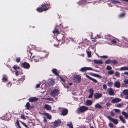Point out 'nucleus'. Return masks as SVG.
<instances>
[{
	"label": "nucleus",
	"instance_id": "f257e3e1",
	"mask_svg": "<svg viewBox=\"0 0 128 128\" xmlns=\"http://www.w3.org/2000/svg\"><path fill=\"white\" fill-rule=\"evenodd\" d=\"M50 4L49 3H44L42 4L41 7L38 8L37 9V11L39 12H42L44 11H46L49 9V8H47V7L50 6Z\"/></svg>",
	"mask_w": 128,
	"mask_h": 128
},
{
	"label": "nucleus",
	"instance_id": "f03ea898",
	"mask_svg": "<svg viewBox=\"0 0 128 128\" xmlns=\"http://www.w3.org/2000/svg\"><path fill=\"white\" fill-rule=\"evenodd\" d=\"M58 89H55L51 92L50 94L51 96L55 98L56 100H57V98L56 97L58 96Z\"/></svg>",
	"mask_w": 128,
	"mask_h": 128
},
{
	"label": "nucleus",
	"instance_id": "7ed1b4c3",
	"mask_svg": "<svg viewBox=\"0 0 128 128\" xmlns=\"http://www.w3.org/2000/svg\"><path fill=\"white\" fill-rule=\"evenodd\" d=\"M48 56V54L44 53L42 54V56L41 57L40 56H34V58H35L34 61L35 62H39L40 59H43L46 57L47 58Z\"/></svg>",
	"mask_w": 128,
	"mask_h": 128
},
{
	"label": "nucleus",
	"instance_id": "20e7f679",
	"mask_svg": "<svg viewBox=\"0 0 128 128\" xmlns=\"http://www.w3.org/2000/svg\"><path fill=\"white\" fill-rule=\"evenodd\" d=\"M79 110L81 113H83L88 110V107L85 106H80L78 108Z\"/></svg>",
	"mask_w": 128,
	"mask_h": 128
},
{
	"label": "nucleus",
	"instance_id": "39448f33",
	"mask_svg": "<svg viewBox=\"0 0 128 128\" xmlns=\"http://www.w3.org/2000/svg\"><path fill=\"white\" fill-rule=\"evenodd\" d=\"M74 80L77 83H79L81 81V77L79 75H77L74 77Z\"/></svg>",
	"mask_w": 128,
	"mask_h": 128
},
{
	"label": "nucleus",
	"instance_id": "423d86ee",
	"mask_svg": "<svg viewBox=\"0 0 128 128\" xmlns=\"http://www.w3.org/2000/svg\"><path fill=\"white\" fill-rule=\"evenodd\" d=\"M88 70H93V68L90 67H84L80 70V71L82 72H86Z\"/></svg>",
	"mask_w": 128,
	"mask_h": 128
},
{
	"label": "nucleus",
	"instance_id": "0eeeda50",
	"mask_svg": "<svg viewBox=\"0 0 128 128\" xmlns=\"http://www.w3.org/2000/svg\"><path fill=\"white\" fill-rule=\"evenodd\" d=\"M22 67L24 68L28 69L30 67V65L28 63L25 62L22 64Z\"/></svg>",
	"mask_w": 128,
	"mask_h": 128
},
{
	"label": "nucleus",
	"instance_id": "6e6552de",
	"mask_svg": "<svg viewBox=\"0 0 128 128\" xmlns=\"http://www.w3.org/2000/svg\"><path fill=\"white\" fill-rule=\"evenodd\" d=\"M102 95L100 93H97L94 94V97L95 99L97 100L102 97Z\"/></svg>",
	"mask_w": 128,
	"mask_h": 128
},
{
	"label": "nucleus",
	"instance_id": "1a4fd4ad",
	"mask_svg": "<svg viewBox=\"0 0 128 128\" xmlns=\"http://www.w3.org/2000/svg\"><path fill=\"white\" fill-rule=\"evenodd\" d=\"M91 3V2H88V0H82L78 2L79 4L80 5L85 4V3L88 4Z\"/></svg>",
	"mask_w": 128,
	"mask_h": 128
},
{
	"label": "nucleus",
	"instance_id": "9d476101",
	"mask_svg": "<svg viewBox=\"0 0 128 128\" xmlns=\"http://www.w3.org/2000/svg\"><path fill=\"white\" fill-rule=\"evenodd\" d=\"M107 117L110 120L112 121L115 124H118V122L116 119H113L110 116H108Z\"/></svg>",
	"mask_w": 128,
	"mask_h": 128
},
{
	"label": "nucleus",
	"instance_id": "9b49d317",
	"mask_svg": "<svg viewBox=\"0 0 128 128\" xmlns=\"http://www.w3.org/2000/svg\"><path fill=\"white\" fill-rule=\"evenodd\" d=\"M107 90L108 91L109 94L111 96H114V93L112 88H108Z\"/></svg>",
	"mask_w": 128,
	"mask_h": 128
},
{
	"label": "nucleus",
	"instance_id": "f8f14e48",
	"mask_svg": "<svg viewBox=\"0 0 128 128\" xmlns=\"http://www.w3.org/2000/svg\"><path fill=\"white\" fill-rule=\"evenodd\" d=\"M38 100V98L32 97L28 99L29 101L30 102H33L35 101H36Z\"/></svg>",
	"mask_w": 128,
	"mask_h": 128
},
{
	"label": "nucleus",
	"instance_id": "ddd939ff",
	"mask_svg": "<svg viewBox=\"0 0 128 128\" xmlns=\"http://www.w3.org/2000/svg\"><path fill=\"white\" fill-rule=\"evenodd\" d=\"M122 100L118 98H116L113 99L112 101V102L114 104L120 102Z\"/></svg>",
	"mask_w": 128,
	"mask_h": 128
},
{
	"label": "nucleus",
	"instance_id": "4468645a",
	"mask_svg": "<svg viewBox=\"0 0 128 128\" xmlns=\"http://www.w3.org/2000/svg\"><path fill=\"white\" fill-rule=\"evenodd\" d=\"M2 81L4 82H6L8 81V79L7 76L6 75H4L3 76V78L2 79Z\"/></svg>",
	"mask_w": 128,
	"mask_h": 128
},
{
	"label": "nucleus",
	"instance_id": "2eb2a0df",
	"mask_svg": "<svg viewBox=\"0 0 128 128\" xmlns=\"http://www.w3.org/2000/svg\"><path fill=\"white\" fill-rule=\"evenodd\" d=\"M10 118L8 117V115L7 114H6L5 116H4L3 117H0L1 119L5 120H7L8 121L9 120Z\"/></svg>",
	"mask_w": 128,
	"mask_h": 128
},
{
	"label": "nucleus",
	"instance_id": "dca6fc26",
	"mask_svg": "<svg viewBox=\"0 0 128 128\" xmlns=\"http://www.w3.org/2000/svg\"><path fill=\"white\" fill-rule=\"evenodd\" d=\"M68 110L67 109H64L62 110V115L64 116H65L68 114Z\"/></svg>",
	"mask_w": 128,
	"mask_h": 128
},
{
	"label": "nucleus",
	"instance_id": "f3484780",
	"mask_svg": "<svg viewBox=\"0 0 128 128\" xmlns=\"http://www.w3.org/2000/svg\"><path fill=\"white\" fill-rule=\"evenodd\" d=\"M86 76L87 78L93 81L96 83H97L98 82L97 80H96L94 79L87 75H86Z\"/></svg>",
	"mask_w": 128,
	"mask_h": 128
},
{
	"label": "nucleus",
	"instance_id": "a211bd4d",
	"mask_svg": "<svg viewBox=\"0 0 128 128\" xmlns=\"http://www.w3.org/2000/svg\"><path fill=\"white\" fill-rule=\"evenodd\" d=\"M114 86L117 88H119L120 87V83L118 81H116L114 83Z\"/></svg>",
	"mask_w": 128,
	"mask_h": 128
},
{
	"label": "nucleus",
	"instance_id": "6ab92c4d",
	"mask_svg": "<svg viewBox=\"0 0 128 128\" xmlns=\"http://www.w3.org/2000/svg\"><path fill=\"white\" fill-rule=\"evenodd\" d=\"M94 63L96 64H103L102 61L101 60H94Z\"/></svg>",
	"mask_w": 128,
	"mask_h": 128
},
{
	"label": "nucleus",
	"instance_id": "aec40b11",
	"mask_svg": "<svg viewBox=\"0 0 128 128\" xmlns=\"http://www.w3.org/2000/svg\"><path fill=\"white\" fill-rule=\"evenodd\" d=\"M44 108L47 110H50L52 109L51 107L48 104H46L44 105Z\"/></svg>",
	"mask_w": 128,
	"mask_h": 128
},
{
	"label": "nucleus",
	"instance_id": "412c9836",
	"mask_svg": "<svg viewBox=\"0 0 128 128\" xmlns=\"http://www.w3.org/2000/svg\"><path fill=\"white\" fill-rule=\"evenodd\" d=\"M92 103V101L90 100H88L86 101V104L87 106H91Z\"/></svg>",
	"mask_w": 128,
	"mask_h": 128
},
{
	"label": "nucleus",
	"instance_id": "4be33fe9",
	"mask_svg": "<svg viewBox=\"0 0 128 128\" xmlns=\"http://www.w3.org/2000/svg\"><path fill=\"white\" fill-rule=\"evenodd\" d=\"M28 58L32 59L34 58V56H33L32 57V53L30 51H29L28 53Z\"/></svg>",
	"mask_w": 128,
	"mask_h": 128
},
{
	"label": "nucleus",
	"instance_id": "5701e85b",
	"mask_svg": "<svg viewBox=\"0 0 128 128\" xmlns=\"http://www.w3.org/2000/svg\"><path fill=\"white\" fill-rule=\"evenodd\" d=\"M43 114L46 116L50 120L52 119V118L51 116L48 113H44Z\"/></svg>",
	"mask_w": 128,
	"mask_h": 128
},
{
	"label": "nucleus",
	"instance_id": "b1692460",
	"mask_svg": "<svg viewBox=\"0 0 128 128\" xmlns=\"http://www.w3.org/2000/svg\"><path fill=\"white\" fill-rule=\"evenodd\" d=\"M60 82L62 83V84L65 87L66 85V80L63 79L61 76H60Z\"/></svg>",
	"mask_w": 128,
	"mask_h": 128
},
{
	"label": "nucleus",
	"instance_id": "393cba45",
	"mask_svg": "<svg viewBox=\"0 0 128 128\" xmlns=\"http://www.w3.org/2000/svg\"><path fill=\"white\" fill-rule=\"evenodd\" d=\"M60 123V121L56 120L54 122V125L56 126H58Z\"/></svg>",
	"mask_w": 128,
	"mask_h": 128
},
{
	"label": "nucleus",
	"instance_id": "a878e982",
	"mask_svg": "<svg viewBox=\"0 0 128 128\" xmlns=\"http://www.w3.org/2000/svg\"><path fill=\"white\" fill-rule=\"evenodd\" d=\"M95 108L100 109L103 108V107L98 104H97L95 106Z\"/></svg>",
	"mask_w": 128,
	"mask_h": 128
},
{
	"label": "nucleus",
	"instance_id": "bb28decb",
	"mask_svg": "<svg viewBox=\"0 0 128 128\" xmlns=\"http://www.w3.org/2000/svg\"><path fill=\"white\" fill-rule=\"evenodd\" d=\"M52 72L55 75L58 76H60L59 75L58 73L57 72V70L56 69H53L52 70Z\"/></svg>",
	"mask_w": 128,
	"mask_h": 128
},
{
	"label": "nucleus",
	"instance_id": "cd10ccee",
	"mask_svg": "<svg viewBox=\"0 0 128 128\" xmlns=\"http://www.w3.org/2000/svg\"><path fill=\"white\" fill-rule=\"evenodd\" d=\"M111 2L112 3V4H120V2L118 0H111Z\"/></svg>",
	"mask_w": 128,
	"mask_h": 128
},
{
	"label": "nucleus",
	"instance_id": "c85d7f7f",
	"mask_svg": "<svg viewBox=\"0 0 128 128\" xmlns=\"http://www.w3.org/2000/svg\"><path fill=\"white\" fill-rule=\"evenodd\" d=\"M120 71L128 70V67L125 66L121 68H120Z\"/></svg>",
	"mask_w": 128,
	"mask_h": 128
},
{
	"label": "nucleus",
	"instance_id": "c756f323",
	"mask_svg": "<svg viewBox=\"0 0 128 128\" xmlns=\"http://www.w3.org/2000/svg\"><path fill=\"white\" fill-rule=\"evenodd\" d=\"M53 32L54 34H60V32H59V31L58 30V29H55L53 31Z\"/></svg>",
	"mask_w": 128,
	"mask_h": 128
},
{
	"label": "nucleus",
	"instance_id": "7c9ffc66",
	"mask_svg": "<svg viewBox=\"0 0 128 128\" xmlns=\"http://www.w3.org/2000/svg\"><path fill=\"white\" fill-rule=\"evenodd\" d=\"M54 80L52 79H51L50 80L49 82V85H52L54 84Z\"/></svg>",
	"mask_w": 128,
	"mask_h": 128
},
{
	"label": "nucleus",
	"instance_id": "2f4dec72",
	"mask_svg": "<svg viewBox=\"0 0 128 128\" xmlns=\"http://www.w3.org/2000/svg\"><path fill=\"white\" fill-rule=\"evenodd\" d=\"M91 75H92V76H93L97 77L100 78H102V77L98 74H92Z\"/></svg>",
	"mask_w": 128,
	"mask_h": 128
},
{
	"label": "nucleus",
	"instance_id": "473e14b6",
	"mask_svg": "<svg viewBox=\"0 0 128 128\" xmlns=\"http://www.w3.org/2000/svg\"><path fill=\"white\" fill-rule=\"evenodd\" d=\"M119 119L120 121H121L123 123H124L125 122V120L123 118L122 116H119Z\"/></svg>",
	"mask_w": 128,
	"mask_h": 128
},
{
	"label": "nucleus",
	"instance_id": "72a5a7b5",
	"mask_svg": "<svg viewBox=\"0 0 128 128\" xmlns=\"http://www.w3.org/2000/svg\"><path fill=\"white\" fill-rule=\"evenodd\" d=\"M122 92L124 95H128V89L124 90Z\"/></svg>",
	"mask_w": 128,
	"mask_h": 128
},
{
	"label": "nucleus",
	"instance_id": "f704fd0d",
	"mask_svg": "<svg viewBox=\"0 0 128 128\" xmlns=\"http://www.w3.org/2000/svg\"><path fill=\"white\" fill-rule=\"evenodd\" d=\"M67 126H69L70 128H74L72 122L68 123L67 124Z\"/></svg>",
	"mask_w": 128,
	"mask_h": 128
},
{
	"label": "nucleus",
	"instance_id": "c9c22d12",
	"mask_svg": "<svg viewBox=\"0 0 128 128\" xmlns=\"http://www.w3.org/2000/svg\"><path fill=\"white\" fill-rule=\"evenodd\" d=\"M26 109L28 110L30 109V104L29 102H28L26 104Z\"/></svg>",
	"mask_w": 128,
	"mask_h": 128
},
{
	"label": "nucleus",
	"instance_id": "e433bc0d",
	"mask_svg": "<svg viewBox=\"0 0 128 128\" xmlns=\"http://www.w3.org/2000/svg\"><path fill=\"white\" fill-rule=\"evenodd\" d=\"M113 84V83L111 82H108L107 83L108 86L110 87H112Z\"/></svg>",
	"mask_w": 128,
	"mask_h": 128
},
{
	"label": "nucleus",
	"instance_id": "4c0bfd02",
	"mask_svg": "<svg viewBox=\"0 0 128 128\" xmlns=\"http://www.w3.org/2000/svg\"><path fill=\"white\" fill-rule=\"evenodd\" d=\"M12 83L10 82H8L6 84V85L7 87L8 88H10L12 86Z\"/></svg>",
	"mask_w": 128,
	"mask_h": 128
},
{
	"label": "nucleus",
	"instance_id": "58836bf2",
	"mask_svg": "<svg viewBox=\"0 0 128 128\" xmlns=\"http://www.w3.org/2000/svg\"><path fill=\"white\" fill-rule=\"evenodd\" d=\"M122 114L126 118H128V114L126 112H122Z\"/></svg>",
	"mask_w": 128,
	"mask_h": 128
},
{
	"label": "nucleus",
	"instance_id": "ea45409f",
	"mask_svg": "<svg viewBox=\"0 0 128 128\" xmlns=\"http://www.w3.org/2000/svg\"><path fill=\"white\" fill-rule=\"evenodd\" d=\"M13 68L15 70L20 69V68L17 65H14Z\"/></svg>",
	"mask_w": 128,
	"mask_h": 128
},
{
	"label": "nucleus",
	"instance_id": "a19ab883",
	"mask_svg": "<svg viewBox=\"0 0 128 128\" xmlns=\"http://www.w3.org/2000/svg\"><path fill=\"white\" fill-rule=\"evenodd\" d=\"M114 76L116 77L117 76L118 77H120V73L116 72L115 73Z\"/></svg>",
	"mask_w": 128,
	"mask_h": 128
},
{
	"label": "nucleus",
	"instance_id": "79ce46f5",
	"mask_svg": "<svg viewBox=\"0 0 128 128\" xmlns=\"http://www.w3.org/2000/svg\"><path fill=\"white\" fill-rule=\"evenodd\" d=\"M88 56V58H90L91 56V53L90 52L88 51L87 52Z\"/></svg>",
	"mask_w": 128,
	"mask_h": 128
},
{
	"label": "nucleus",
	"instance_id": "37998d69",
	"mask_svg": "<svg viewBox=\"0 0 128 128\" xmlns=\"http://www.w3.org/2000/svg\"><path fill=\"white\" fill-rule=\"evenodd\" d=\"M111 62L114 64H117L118 63V62L117 61L114 60H111Z\"/></svg>",
	"mask_w": 128,
	"mask_h": 128
},
{
	"label": "nucleus",
	"instance_id": "c03bdc74",
	"mask_svg": "<svg viewBox=\"0 0 128 128\" xmlns=\"http://www.w3.org/2000/svg\"><path fill=\"white\" fill-rule=\"evenodd\" d=\"M111 62V60L110 59H109L105 62V63L106 64H109Z\"/></svg>",
	"mask_w": 128,
	"mask_h": 128
},
{
	"label": "nucleus",
	"instance_id": "a18cd8bd",
	"mask_svg": "<svg viewBox=\"0 0 128 128\" xmlns=\"http://www.w3.org/2000/svg\"><path fill=\"white\" fill-rule=\"evenodd\" d=\"M108 73L109 74L112 75L114 74V71H109L108 72Z\"/></svg>",
	"mask_w": 128,
	"mask_h": 128
},
{
	"label": "nucleus",
	"instance_id": "49530a36",
	"mask_svg": "<svg viewBox=\"0 0 128 128\" xmlns=\"http://www.w3.org/2000/svg\"><path fill=\"white\" fill-rule=\"evenodd\" d=\"M125 15L124 13H122L119 15V17L120 18L123 17L125 16Z\"/></svg>",
	"mask_w": 128,
	"mask_h": 128
},
{
	"label": "nucleus",
	"instance_id": "de8ad7c7",
	"mask_svg": "<svg viewBox=\"0 0 128 128\" xmlns=\"http://www.w3.org/2000/svg\"><path fill=\"white\" fill-rule=\"evenodd\" d=\"M103 88L104 89L106 90L107 88V87L106 84H104L103 85Z\"/></svg>",
	"mask_w": 128,
	"mask_h": 128
},
{
	"label": "nucleus",
	"instance_id": "09e8293b",
	"mask_svg": "<svg viewBox=\"0 0 128 128\" xmlns=\"http://www.w3.org/2000/svg\"><path fill=\"white\" fill-rule=\"evenodd\" d=\"M106 68V70H111L112 69V67L111 66H107Z\"/></svg>",
	"mask_w": 128,
	"mask_h": 128
},
{
	"label": "nucleus",
	"instance_id": "8fccbe9b",
	"mask_svg": "<svg viewBox=\"0 0 128 128\" xmlns=\"http://www.w3.org/2000/svg\"><path fill=\"white\" fill-rule=\"evenodd\" d=\"M114 111L115 112L117 113H119L120 112V111L118 109H115Z\"/></svg>",
	"mask_w": 128,
	"mask_h": 128
},
{
	"label": "nucleus",
	"instance_id": "3c124183",
	"mask_svg": "<svg viewBox=\"0 0 128 128\" xmlns=\"http://www.w3.org/2000/svg\"><path fill=\"white\" fill-rule=\"evenodd\" d=\"M109 126L110 128H113L114 127V126L113 124L111 123H109Z\"/></svg>",
	"mask_w": 128,
	"mask_h": 128
},
{
	"label": "nucleus",
	"instance_id": "603ef678",
	"mask_svg": "<svg viewBox=\"0 0 128 128\" xmlns=\"http://www.w3.org/2000/svg\"><path fill=\"white\" fill-rule=\"evenodd\" d=\"M21 118L24 120H25L26 119V118L25 116L23 115H21Z\"/></svg>",
	"mask_w": 128,
	"mask_h": 128
},
{
	"label": "nucleus",
	"instance_id": "864d4df0",
	"mask_svg": "<svg viewBox=\"0 0 128 128\" xmlns=\"http://www.w3.org/2000/svg\"><path fill=\"white\" fill-rule=\"evenodd\" d=\"M89 92H90V94H94V91L92 88H90V89Z\"/></svg>",
	"mask_w": 128,
	"mask_h": 128
},
{
	"label": "nucleus",
	"instance_id": "5fc2aeb1",
	"mask_svg": "<svg viewBox=\"0 0 128 128\" xmlns=\"http://www.w3.org/2000/svg\"><path fill=\"white\" fill-rule=\"evenodd\" d=\"M21 123L26 128H28V126H27L26 125V124L24 123V122H21Z\"/></svg>",
	"mask_w": 128,
	"mask_h": 128
},
{
	"label": "nucleus",
	"instance_id": "6e6d98bb",
	"mask_svg": "<svg viewBox=\"0 0 128 128\" xmlns=\"http://www.w3.org/2000/svg\"><path fill=\"white\" fill-rule=\"evenodd\" d=\"M100 57L101 58H103L104 59L107 58H108V56H100Z\"/></svg>",
	"mask_w": 128,
	"mask_h": 128
},
{
	"label": "nucleus",
	"instance_id": "4d7b16f0",
	"mask_svg": "<svg viewBox=\"0 0 128 128\" xmlns=\"http://www.w3.org/2000/svg\"><path fill=\"white\" fill-rule=\"evenodd\" d=\"M20 58H18L16 59V62L18 63L20 61Z\"/></svg>",
	"mask_w": 128,
	"mask_h": 128
},
{
	"label": "nucleus",
	"instance_id": "13d9d810",
	"mask_svg": "<svg viewBox=\"0 0 128 128\" xmlns=\"http://www.w3.org/2000/svg\"><path fill=\"white\" fill-rule=\"evenodd\" d=\"M124 83L126 84H128V79H126L124 81Z\"/></svg>",
	"mask_w": 128,
	"mask_h": 128
},
{
	"label": "nucleus",
	"instance_id": "bf43d9fd",
	"mask_svg": "<svg viewBox=\"0 0 128 128\" xmlns=\"http://www.w3.org/2000/svg\"><path fill=\"white\" fill-rule=\"evenodd\" d=\"M93 95V94H90L89 95L88 98H91L92 97Z\"/></svg>",
	"mask_w": 128,
	"mask_h": 128
},
{
	"label": "nucleus",
	"instance_id": "052dcab7",
	"mask_svg": "<svg viewBox=\"0 0 128 128\" xmlns=\"http://www.w3.org/2000/svg\"><path fill=\"white\" fill-rule=\"evenodd\" d=\"M25 78L24 77L20 79L19 80L21 81H24L25 80Z\"/></svg>",
	"mask_w": 128,
	"mask_h": 128
},
{
	"label": "nucleus",
	"instance_id": "680f3d73",
	"mask_svg": "<svg viewBox=\"0 0 128 128\" xmlns=\"http://www.w3.org/2000/svg\"><path fill=\"white\" fill-rule=\"evenodd\" d=\"M48 100L50 101H54V99L52 98H48Z\"/></svg>",
	"mask_w": 128,
	"mask_h": 128
},
{
	"label": "nucleus",
	"instance_id": "e2e57ef3",
	"mask_svg": "<svg viewBox=\"0 0 128 128\" xmlns=\"http://www.w3.org/2000/svg\"><path fill=\"white\" fill-rule=\"evenodd\" d=\"M122 104H118L116 106L117 107H118V108H120L122 106Z\"/></svg>",
	"mask_w": 128,
	"mask_h": 128
},
{
	"label": "nucleus",
	"instance_id": "0e129e2a",
	"mask_svg": "<svg viewBox=\"0 0 128 128\" xmlns=\"http://www.w3.org/2000/svg\"><path fill=\"white\" fill-rule=\"evenodd\" d=\"M112 43L113 44H115L116 43V42L115 40H112Z\"/></svg>",
	"mask_w": 128,
	"mask_h": 128
},
{
	"label": "nucleus",
	"instance_id": "69168bd1",
	"mask_svg": "<svg viewBox=\"0 0 128 128\" xmlns=\"http://www.w3.org/2000/svg\"><path fill=\"white\" fill-rule=\"evenodd\" d=\"M40 84H37L36 86V88H38L40 87Z\"/></svg>",
	"mask_w": 128,
	"mask_h": 128
},
{
	"label": "nucleus",
	"instance_id": "338daca9",
	"mask_svg": "<svg viewBox=\"0 0 128 128\" xmlns=\"http://www.w3.org/2000/svg\"><path fill=\"white\" fill-rule=\"evenodd\" d=\"M106 105L107 106H109L111 105V104L109 102H107Z\"/></svg>",
	"mask_w": 128,
	"mask_h": 128
},
{
	"label": "nucleus",
	"instance_id": "774afa93",
	"mask_svg": "<svg viewBox=\"0 0 128 128\" xmlns=\"http://www.w3.org/2000/svg\"><path fill=\"white\" fill-rule=\"evenodd\" d=\"M64 40L63 39H62V40H59V41L60 42H61L62 43H62H64Z\"/></svg>",
	"mask_w": 128,
	"mask_h": 128
}]
</instances>
